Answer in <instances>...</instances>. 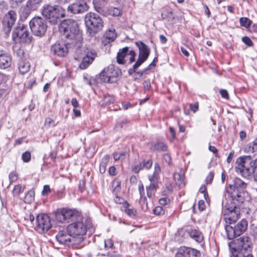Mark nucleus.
<instances>
[{"mask_svg": "<svg viewBox=\"0 0 257 257\" xmlns=\"http://www.w3.org/2000/svg\"><path fill=\"white\" fill-rule=\"evenodd\" d=\"M77 236H72L73 239H71V244H77L81 243L83 238L81 237V236H79L77 237Z\"/></svg>", "mask_w": 257, "mask_h": 257, "instance_id": "nucleus-41", "label": "nucleus"}, {"mask_svg": "<svg viewBox=\"0 0 257 257\" xmlns=\"http://www.w3.org/2000/svg\"><path fill=\"white\" fill-rule=\"evenodd\" d=\"M105 37L106 39L108 40L109 42L113 41L116 38L115 30L110 29L108 30L105 34Z\"/></svg>", "mask_w": 257, "mask_h": 257, "instance_id": "nucleus-36", "label": "nucleus"}, {"mask_svg": "<svg viewBox=\"0 0 257 257\" xmlns=\"http://www.w3.org/2000/svg\"><path fill=\"white\" fill-rule=\"evenodd\" d=\"M36 229L40 233L47 231L51 227L49 217L46 214H39L36 217Z\"/></svg>", "mask_w": 257, "mask_h": 257, "instance_id": "nucleus-14", "label": "nucleus"}, {"mask_svg": "<svg viewBox=\"0 0 257 257\" xmlns=\"http://www.w3.org/2000/svg\"><path fill=\"white\" fill-rule=\"evenodd\" d=\"M22 158L24 162H29L31 158V155L30 152L26 151L22 154Z\"/></svg>", "mask_w": 257, "mask_h": 257, "instance_id": "nucleus-43", "label": "nucleus"}, {"mask_svg": "<svg viewBox=\"0 0 257 257\" xmlns=\"http://www.w3.org/2000/svg\"><path fill=\"white\" fill-rule=\"evenodd\" d=\"M140 164L143 169L149 170L152 166L153 162L151 159L148 160H144L140 162Z\"/></svg>", "mask_w": 257, "mask_h": 257, "instance_id": "nucleus-38", "label": "nucleus"}, {"mask_svg": "<svg viewBox=\"0 0 257 257\" xmlns=\"http://www.w3.org/2000/svg\"><path fill=\"white\" fill-rule=\"evenodd\" d=\"M199 108V104L198 102H195V103L193 104L191 103L190 104V109L193 112H196L198 110Z\"/></svg>", "mask_w": 257, "mask_h": 257, "instance_id": "nucleus-50", "label": "nucleus"}, {"mask_svg": "<svg viewBox=\"0 0 257 257\" xmlns=\"http://www.w3.org/2000/svg\"><path fill=\"white\" fill-rule=\"evenodd\" d=\"M246 184L238 178L234 180L233 185H229L226 188V192L231 198V201H236L238 203L243 202L245 200L244 189Z\"/></svg>", "mask_w": 257, "mask_h": 257, "instance_id": "nucleus-3", "label": "nucleus"}, {"mask_svg": "<svg viewBox=\"0 0 257 257\" xmlns=\"http://www.w3.org/2000/svg\"><path fill=\"white\" fill-rule=\"evenodd\" d=\"M85 23L90 33H96L102 30L103 27V21L96 14L87 13L85 17Z\"/></svg>", "mask_w": 257, "mask_h": 257, "instance_id": "nucleus-7", "label": "nucleus"}, {"mask_svg": "<svg viewBox=\"0 0 257 257\" xmlns=\"http://www.w3.org/2000/svg\"><path fill=\"white\" fill-rule=\"evenodd\" d=\"M35 192L33 190L29 191L25 195V201L26 203H31L34 200Z\"/></svg>", "mask_w": 257, "mask_h": 257, "instance_id": "nucleus-37", "label": "nucleus"}, {"mask_svg": "<svg viewBox=\"0 0 257 257\" xmlns=\"http://www.w3.org/2000/svg\"><path fill=\"white\" fill-rule=\"evenodd\" d=\"M84 225L86 226V231L87 229H90L92 230V224L91 223V221L90 219H87L85 222V224Z\"/></svg>", "mask_w": 257, "mask_h": 257, "instance_id": "nucleus-56", "label": "nucleus"}, {"mask_svg": "<svg viewBox=\"0 0 257 257\" xmlns=\"http://www.w3.org/2000/svg\"><path fill=\"white\" fill-rule=\"evenodd\" d=\"M51 191L50 187L49 185H45L43 187V189L42 192V194L44 196L47 195Z\"/></svg>", "mask_w": 257, "mask_h": 257, "instance_id": "nucleus-52", "label": "nucleus"}, {"mask_svg": "<svg viewBox=\"0 0 257 257\" xmlns=\"http://www.w3.org/2000/svg\"><path fill=\"white\" fill-rule=\"evenodd\" d=\"M129 204L127 202H125L124 204L125 212L130 217L135 218L136 216L137 211L134 208H128Z\"/></svg>", "mask_w": 257, "mask_h": 257, "instance_id": "nucleus-33", "label": "nucleus"}, {"mask_svg": "<svg viewBox=\"0 0 257 257\" xmlns=\"http://www.w3.org/2000/svg\"><path fill=\"white\" fill-rule=\"evenodd\" d=\"M97 81H100L102 82H107L109 83V79L107 77L105 73L104 70L102 71L99 74L98 76H97Z\"/></svg>", "mask_w": 257, "mask_h": 257, "instance_id": "nucleus-39", "label": "nucleus"}, {"mask_svg": "<svg viewBox=\"0 0 257 257\" xmlns=\"http://www.w3.org/2000/svg\"><path fill=\"white\" fill-rule=\"evenodd\" d=\"M250 238L242 236L228 243L230 257H253L251 253Z\"/></svg>", "mask_w": 257, "mask_h": 257, "instance_id": "nucleus-2", "label": "nucleus"}, {"mask_svg": "<svg viewBox=\"0 0 257 257\" xmlns=\"http://www.w3.org/2000/svg\"><path fill=\"white\" fill-rule=\"evenodd\" d=\"M136 44L139 48V56L137 61L133 66V68L129 69L130 73L135 72L136 70L147 60L150 54V48L143 42H137Z\"/></svg>", "mask_w": 257, "mask_h": 257, "instance_id": "nucleus-10", "label": "nucleus"}, {"mask_svg": "<svg viewBox=\"0 0 257 257\" xmlns=\"http://www.w3.org/2000/svg\"><path fill=\"white\" fill-rule=\"evenodd\" d=\"M57 240L61 244L64 245L71 244V239H73L72 234H70L66 230H62L59 231L56 236Z\"/></svg>", "mask_w": 257, "mask_h": 257, "instance_id": "nucleus-22", "label": "nucleus"}, {"mask_svg": "<svg viewBox=\"0 0 257 257\" xmlns=\"http://www.w3.org/2000/svg\"><path fill=\"white\" fill-rule=\"evenodd\" d=\"M153 213L156 215H161L164 214L165 210L162 207L157 206L153 209Z\"/></svg>", "mask_w": 257, "mask_h": 257, "instance_id": "nucleus-44", "label": "nucleus"}, {"mask_svg": "<svg viewBox=\"0 0 257 257\" xmlns=\"http://www.w3.org/2000/svg\"><path fill=\"white\" fill-rule=\"evenodd\" d=\"M242 41L248 46H252L253 43L250 39L247 37H243L242 38Z\"/></svg>", "mask_w": 257, "mask_h": 257, "instance_id": "nucleus-49", "label": "nucleus"}, {"mask_svg": "<svg viewBox=\"0 0 257 257\" xmlns=\"http://www.w3.org/2000/svg\"><path fill=\"white\" fill-rule=\"evenodd\" d=\"M32 10L31 8L28 7V5L26 4L25 7L21 9L20 12L21 17L26 19L29 16Z\"/></svg>", "mask_w": 257, "mask_h": 257, "instance_id": "nucleus-32", "label": "nucleus"}, {"mask_svg": "<svg viewBox=\"0 0 257 257\" xmlns=\"http://www.w3.org/2000/svg\"><path fill=\"white\" fill-rule=\"evenodd\" d=\"M170 202V199L167 197L162 198L159 199V203L162 205H166Z\"/></svg>", "mask_w": 257, "mask_h": 257, "instance_id": "nucleus-53", "label": "nucleus"}, {"mask_svg": "<svg viewBox=\"0 0 257 257\" xmlns=\"http://www.w3.org/2000/svg\"><path fill=\"white\" fill-rule=\"evenodd\" d=\"M158 60V58L157 57H155L153 62L150 64V65L145 69V71H147L154 68L156 66V62Z\"/></svg>", "mask_w": 257, "mask_h": 257, "instance_id": "nucleus-51", "label": "nucleus"}, {"mask_svg": "<svg viewBox=\"0 0 257 257\" xmlns=\"http://www.w3.org/2000/svg\"><path fill=\"white\" fill-rule=\"evenodd\" d=\"M103 70L109 79V83L116 82L117 77L121 74L120 71L118 68H115L113 65H109Z\"/></svg>", "mask_w": 257, "mask_h": 257, "instance_id": "nucleus-19", "label": "nucleus"}, {"mask_svg": "<svg viewBox=\"0 0 257 257\" xmlns=\"http://www.w3.org/2000/svg\"><path fill=\"white\" fill-rule=\"evenodd\" d=\"M84 225L86 226V231L87 229H90L92 230V224L91 223V221L90 219H87L85 222V224Z\"/></svg>", "mask_w": 257, "mask_h": 257, "instance_id": "nucleus-55", "label": "nucleus"}, {"mask_svg": "<svg viewBox=\"0 0 257 257\" xmlns=\"http://www.w3.org/2000/svg\"><path fill=\"white\" fill-rule=\"evenodd\" d=\"M111 15L115 17H117L120 15V10L117 8H113L110 11Z\"/></svg>", "mask_w": 257, "mask_h": 257, "instance_id": "nucleus-47", "label": "nucleus"}, {"mask_svg": "<svg viewBox=\"0 0 257 257\" xmlns=\"http://www.w3.org/2000/svg\"><path fill=\"white\" fill-rule=\"evenodd\" d=\"M205 204L203 200H199L198 202V208L200 211H203L205 209Z\"/></svg>", "mask_w": 257, "mask_h": 257, "instance_id": "nucleus-62", "label": "nucleus"}, {"mask_svg": "<svg viewBox=\"0 0 257 257\" xmlns=\"http://www.w3.org/2000/svg\"><path fill=\"white\" fill-rule=\"evenodd\" d=\"M78 215V212L75 210L63 208L56 214V218L60 222H69L76 219Z\"/></svg>", "mask_w": 257, "mask_h": 257, "instance_id": "nucleus-15", "label": "nucleus"}, {"mask_svg": "<svg viewBox=\"0 0 257 257\" xmlns=\"http://www.w3.org/2000/svg\"><path fill=\"white\" fill-rule=\"evenodd\" d=\"M42 2V0H29L27 2L28 6L31 8V9L35 10Z\"/></svg>", "mask_w": 257, "mask_h": 257, "instance_id": "nucleus-34", "label": "nucleus"}, {"mask_svg": "<svg viewBox=\"0 0 257 257\" xmlns=\"http://www.w3.org/2000/svg\"><path fill=\"white\" fill-rule=\"evenodd\" d=\"M88 6L84 1L80 0L70 5L67 8L68 11L74 14H81L88 10Z\"/></svg>", "mask_w": 257, "mask_h": 257, "instance_id": "nucleus-18", "label": "nucleus"}, {"mask_svg": "<svg viewBox=\"0 0 257 257\" xmlns=\"http://www.w3.org/2000/svg\"><path fill=\"white\" fill-rule=\"evenodd\" d=\"M125 155V153L124 152H122L120 153H115L114 155L113 158L114 160L116 161L120 160L121 158V157H123Z\"/></svg>", "mask_w": 257, "mask_h": 257, "instance_id": "nucleus-61", "label": "nucleus"}, {"mask_svg": "<svg viewBox=\"0 0 257 257\" xmlns=\"http://www.w3.org/2000/svg\"><path fill=\"white\" fill-rule=\"evenodd\" d=\"M68 231L72 236H83L86 233V226L83 222L77 221L67 226Z\"/></svg>", "mask_w": 257, "mask_h": 257, "instance_id": "nucleus-17", "label": "nucleus"}, {"mask_svg": "<svg viewBox=\"0 0 257 257\" xmlns=\"http://www.w3.org/2000/svg\"><path fill=\"white\" fill-rule=\"evenodd\" d=\"M187 231L190 237L197 242H201L202 241L203 235L199 230L196 229H190Z\"/></svg>", "mask_w": 257, "mask_h": 257, "instance_id": "nucleus-25", "label": "nucleus"}, {"mask_svg": "<svg viewBox=\"0 0 257 257\" xmlns=\"http://www.w3.org/2000/svg\"><path fill=\"white\" fill-rule=\"evenodd\" d=\"M174 177L176 184H177L179 187H182L185 186V184L183 176L177 173L174 174Z\"/></svg>", "mask_w": 257, "mask_h": 257, "instance_id": "nucleus-30", "label": "nucleus"}, {"mask_svg": "<svg viewBox=\"0 0 257 257\" xmlns=\"http://www.w3.org/2000/svg\"><path fill=\"white\" fill-rule=\"evenodd\" d=\"M247 153H254L257 152V137L251 143H249L245 148Z\"/></svg>", "mask_w": 257, "mask_h": 257, "instance_id": "nucleus-29", "label": "nucleus"}, {"mask_svg": "<svg viewBox=\"0 0 257 257\" xmlns=\"http://www.w3.org/2000/svg\"><path fill=\"white\" fill-rule=\"evenodd\" d=\"M61 31L67 39L75 40L80 38L78 23L74 20H64L61 25Z\"/></svg>", "mask_w": 257, "mask_h": 257, "instance_id": "nucleus-5", "label": "nucleus"}, {"mask_svg": "<svg viewBox=\"0 0 257 257\" xmlns=\"http://www.w3.org/2000/svg\"><path fill=\"white\" fill-rule=\"evenodd\" d=\"M51 51L55 55L63 57L67 53V47L65 44L56 43L52 46Z\"/></svg>", "mask_w": 257, "mask_h": 257, "instance_id": "nucleus-23", "label": "nucleus"}, {"mask_svg": "<svg viewBox=\"0 0 257 257\" xmlns=\"http://www.w3.org/2000/svg\"><path fill=\"white\" fill-rule=\"evenodd\" d=\"M17 13L14 11H10L5 16L3 21V29L6 34H8L12 30L17 20Z\"/></svg>", "mask_w": 257, "mask_h": 257, "instance_id": "nucleus-13", "label": "nucleus"}, {"mask_svg": "<svg viewBox=\"0 0 257 257\" xmlns=\"http://www.w3.org/2000/svg\"><path fill=\"white\" fill-rule=\"evenodd\" d=\"M30 68V64L28 62L22 61L19 63V69L20 72L24 74L28 72Z\"/></svg>", "mask_w": 257, "mask_h": 257, "instance_id": "nucleus-27", "label": "nucleus"}, {"mask_svg": "<svg viewBox=\"0 0 257 257\" xmlns=\"http://www.w3.org/2000/svg\"><path fill=\"white\" fill-rule=\"evenodd\" d=\"M42 15L52 24H56L65 16L64 10L57 5L44 6Z\"/></svg>", "mask_w": 257, "mask_h": 257, "instance_id": "nucleus-4", "label": "nucleus"}, {"mask_svg": "<svg viewBox=\"0 0 257 257\" xmlns=\"http://www.w3.org/2000/svg\"><path fill=\"white\" fill-rule=\"evenodd\" d=\"M23 191L22 186L20 185H17L15 186L13 190V194L14 196H18Z\"/></svg>", "mask_w": 257, "mask_h": 257, "instance_id": "nucleus-42", "label": "nucleus"}, {"mask_svg": "<svg viewBox=\"0 0 257 257\" xmlns=\"http://www.w3.org/2000/svg\"><path fill=\"white\" fill-rule=\"evenodd\" d=\"M235 169L244 178L253 175L257 182V158L253 159L250 156H243L238 158L235 162Z\"/></svg>", "mask_w": 257, "mask_h": 257, "instance_id": "nucleus-1", "label": "nucleus"}, {"mask_svg": "<svg viewBox=\"0 0 257 257\" xmlns=\"http://www.w3.org/2000/svg\"><path fill=\"white\" fill-rule=\"evenodd\" d=\"M113 242L110 239L105 240L104 246L106 248H111L113 246Z\"/></svg>", "mask_w": 257, "mask_h": 257, "instance_id": "nucleus-54", "label": "nucleus"}, {"mask_svg": "<svg viewBox=\"0 0 257 257\" xmlns=\"http://www.w3.org/2000/svg\"><path fill=\"white\" fill-rule=\"evenodd\" d=\"M161 16L163 19L166 20L168 22H173L174 19V16L172 11H164Z\"/></svg>", "mask_w": 257, "mask_h": 257, "instance_id": "nucleus-31", "label": "nucleus"}, {"mask_svg": "<svg viewBox=\"0 0 257 257\" xmlns=\"http://www.w3.org/2000/svg\"><path fill=\"white\" fill-rule=\"evenodd\" d=\"M18 178V175L15 171L11 172L9 176L10 184L16 181Z\"/></svg>", "mask_w": 257, "mask_h": 257, "instance_id": "nucleus-40", "label": "nucleus"}, {"mask_svg": "<svg viewBox=\"0 0 257 257\" xmlns=\"http://www.w3.org/2000/svg\"><path fill=\"white\" fill-rule=\"evenodd\" d=\"M114 98L110 95L105 96L104 101L106 103H111L114 101Z\"/></svg>", "mask_w": 257, "mask_h": 257, "instance_id": "nucleus-57", "label": "nucleus"}, {"mask_svg": "<svg viewBox=\"0 0 257 257\" xmlns=\"http://www.w3.org/2000/svg\"><path fill=\"white\" fill-rule=\"evenodd\" d=\"M214 173L212 172H210L205 179V182L206 184H211L214 178Z\"/></svg>", "mask_w": 257, "mask_h": 257, "instance_id": "nucleus-46", "label": "nucleus"}, {"mask_svg": "<svg viewBox=\"0 0 257 257\" xmlns=\"http://www.w3.org/2000/svg\"><path fill=\"white\" fill-rule=\"evenodd\" d=\"M84 81L85 84H88L90 86H92L95 82V80L93 77L87 78L84 76Z\"/></svg>", "mask_w": 257, "mask_h": 257, "instance_id": "nucleus-45", "label": "nucleus"}, {"mask_svg": "<svg viewBox=\"0 0 257 257\" xmlns=\"http://www.w3.org/2000/svg\"><path fill=\"white\" fill-rule=\"evenodd\" d=\"M45 125L48 127H50L51 126H54V120L51 118H47L46 119L45 121Z\"/></svg>", "mask_w": 257, "mask_h": 257, "instance_id": "nucleus-48", "label": "nucleus"}, {"mask_svg": "<svg viewBox=\"0 0 257 257\" xmlns=\"http://www.w3.org/2000/svg\"><path fill=\"white\" fill-rule=\"evenodd\" d=\"M164 160L169 165L171 164V158L170 155L168 154H166L164 155Z\"/></svg>", "mask_w": 257, "mask_h": 257, "instance_id": "nucleus-63", "label": "nucleus"}, {"mask_svg": "<svg viewBox=\"0 0 257 257\" xmlns=\"http://www.w3.org/2000/svg\"><path fill=\"white\" fill-rule=\"evenodd\" d=\"M248 222L245 219H242L238 222H233L225 226V231L227 238L232 239L240 235L247 229Z\"/></svg>", "mask_w": 257, "mask_h": 257, "instance_id": "nucleus-6", "label": "nucleus"}, {"mask_svg": "<svg viewBox=\"0 0 257 257\" xmlns=\"http://www.w3.org/2000/svg\"><path fill=\"white\" fill-rule=\"evenodd\" d=\"M30 27L35 36L42 37L45 34L48 26L46 20L38 17L30 21Z\"/></svg>", "mask_w": 257, "mask_h": 257, "instance_id": "nucleus-11", "label": "nucleus"}, {"mask_svg": "<svg viewBox=\"0 0 257 257\" xmlns=\"http://www.w3.org/2000/svg\"><path fill=\"white\" fill-rule=\"evenodd\" d=\"M235 202L233 201L231 204L227 203L224 206V219L226 223H235L240 218V208Z\"/></svg>", "mask_w": 257, "mask_h": 257, "instance_id": "nucleus-8", "label": "nucleus"}, {"mask_svg": "<svg viewBox=\"0 0 257 257\" xmlns=\"http://www.w3.org/2000/svg\"><path fill=\"white\" fill-rule=\"evenodd\" d=\"M200 252L196 249L187 247H181L176 257H200Z\"/></svg>", "mask_w": 257, "mask_h": 257, "instance_id": "nucleus-20", "label": "nucleus"}, {"mask_svg": "<svg viewBox=\"0 0 257 257\" xmlns=\"http://www.w3.org/2000/svg\"><path fill=\"white\" fill-rule=\"evenodd\" d=\"M110 157L108 155H105L102 158L99 166V172L101 174H103L106 171V166L109 161Z\"/></svg>", "mask_w": 257, "mask_h": 257, "instance_id": "nucleus-26", "label": "nucleus"}, {"mask_svg": "<svg viewBox=\"0 0 257 257\" xmlns=\"http://www.w3.org/2000/svg\"><path fill=\"white\" fill-rule=\"evenodd\" d=\"M13 40L16 43H28L30 38L26 27L24 25H20L13 33Z\"/></svg>", "mask_w": 257, "mask_h": 257, "instance_id": "nucleus-12", "label": "nucleus"}, {"mask_svg": "<svg viewBox=\"0 0 257 257\" xmlns=\"http://www.w3.org/2000/svg\"><path fill=\"white\" fill-rule=\"evenodd\" d=\"M161 171L160 165L155 163L154 165V170L153 174L148 175V179L150 181V185L146 187L147 194L148 197L152 198L154 192L158 188V181L160 179V174Z\"/></svg>", "mask_w": 257, "mask_h": 257, "instance_id": "nucleus-9", "label": "nucleus"}, {"mask_svg": "<svg viewBox=\"0 0 257 257\" xmlns=\"http://www.w3.org/2000/svg\"><path fill=\"white\" fill-rule=\"evenodd\" d=\"M11 57L3 51H0V68L6 69L11 66Z\"/></svg>", "mask_w": 257, "mask_h": 257, "instance_id": "nucleus-24", "label": "nucleus"}, {"mask_svg": "<svg viewBox=\"0 0 257 257\" xmlns=\"http://www.w3.org/2000/svg\"><path fill=\"white\" fill-rule=\"evenodd\" d=\"M127 56H130L129 58L130 64L135 61L136 53L134 50H129V48L127 47H125L121 49H119L116 57L117 63L119 64H124L125 63V58H126Z\"/></svg>", "mask_w": 257, "mask_h": 257, "instance_id": "nucleus-16", "label": "nucleus"}, {"mask_svg": "<svg viewBox=\"0 0 257 257\" xmlns=\"http://www.w3.org/2000/svg\"><path fill=\"white\" fill-rule=\"evenodd\" d=\"M239 23L241 26L246 28H249L251 25L252 22L246 17H242L239 19Z\"/></svg>", "mask_w": 257, "mask_h": 257, "instance_id": "nucleus-35", "label": "nucleus"}, {"mask_svg": "<svg viewBox=\"0 0 257 257\" xmlns=\"http://www.w3.org/2000/svg\"><path fill=\"white\" fill-rule=\"evenodd\" d=\"M173 187L171 184H168L166 186V190L164 191L166 194H170L172 192Z\"/></svg>", "mask_w": 257, "mask_h": 257, "instance_id": "nucleus-64", "label": "nucleus"}, {"mask_svg": "<svg viewBox=\"0 0 257 257\" xmlns=\"http://www.w3.org/2000/svg\"><path fill=\"white\" fill-rule=\"evenodd\" d=\"M143 170L140 163L139 165H135L132 168V171L135 173H138L139 171Z\"/></svg>", "mask_w": 257, "mask_h": 257, "instance_id": "nucleus-58", "label": "nucleus"}, {"mask_svg": "<svg viewBox=\"0 0 257 257\" xmlns=\"http://www.w3.org/2000/svg\"><path fill=\"white\" fill-rule=\"evenodd\" d=\"M219 92L223 98L228 99L229 95L227 90H226L225 89H221Z\"/></svg>", "mask_w": 257, "mask_h": 257, "instance_id": "nucleus-60", "label": "nucleus"}, {"mask_svg": "<svg viewBox=\"0 0 257 257\" xmlns=\"http://www.w3.org/2000/svg\"><path fill=\"white\" fill-rule=\"evenodd\" d=\"M151 149L154 151H166L167 150V146L163 142H157L152 146Z\"/></svg>", "mask_w": 257, "mask_h": 257, "instance_id": "nucleus-28", "label": "nucleus"}, {"mask_svg": "<svg viewBox=\"0 0 257 257\" xmlns=\"http://www.w3.org/2000/svg\"><path fill=\"white\" fill-rule=\"evenodd\" d=\"M143 86L145 90H149L151 87L150 81L149 80L144 81L143 82Z\"/></svg>", "mask_w": 257, "mask_h": 257, "instance_id": "nucleus-59", "label": "nucleus"}, {"mask_svg": "<svg viewBox=\"0 0 257 257\" xmlns=\"http://www.w3.org/2000/svg\"><path fill=\"white\" fill-rule=\"evenodd\" d=\"M96 56V53L94 50H88L86 56L83 58L79 64V68L82 70L87 68L92 63Z\"/></svg>", "mask_w": 257, "mask_h": 257, "instance_id": "nucleus-21", "label": "nucleus"}]
</instances>
